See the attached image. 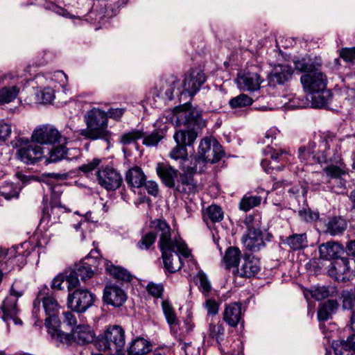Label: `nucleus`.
Returning <instances> with one entry per match:
<instances>
[{
    "mask_svg": "<svg viewBox=\"0 0 355 355\" xmlns=\"http://www.w3.org/2000/svg\"><path fill=\"white\" fill-rule=\"evenodd\" d=\"M336 141V135L327 132L322 138L318 146L312 155V159L318 164H328L322 171L327 177L338 179L347 174V168L341 154L340 144L336 143L334 155L328 158L327 151L330 148V144Z\"/></svg>",
    "mask_w": 355,
    "mask_h": 355,
    "instance_id": "f257e3e1",
    "label": "nucleus"
},
{
    "mask_svg": "<svg viewBox=\"0 0 355 355\" xmlns=\"http://www.w3.org/2000/svg\"><path fill=\"white\" fill-rule=\"evenodd\" d=\"M152 224L159 236L158 247L162 254L180 252L184 257H189L191 252L187 244L180 236L172 232L165 220L155 219Z\"/></svg>",
    "mask_w": 355,
    "mask_h": 355,
    "instance_id": "f03ea898",
    "label": "nucleus"
},
{
    "mask_svg": "<svg viewBox=\"0 0 355 355\" xmlns=\"http://www.w3.org/2000/svg\"><path fill=\"white\" fill-rule=\"evenodd\" d=\"M85 121L87 128L80 130L81 136L92 140L108 139L110 132L107 130V115L105 111L93 108L87 112Z\"/></svg>",
    "mask_w": 355,
    "mask_h": 355,
    "instance_id": "7ed1b4c3",
    "label": "nucleus"
},
{
    "mask_svg": "<svg viewBox=\"0 0 355 355\" xmlns=\"http://www.w3.org/2000/svg\"><path fill=\"white\" fill-rule=\"evenodd\" d=\"M125 331L118 325L110 326L95 342L99 351L108 355H125Z\"/></svg>",
    "mask_w": 355,
    "mask_h": 355,
    "instance_id": "20e7f679",
    "label": "nucleus"
},
{
    "mask_svg": "<svg viewBox=\"0 0 355 355\" xmlns=\"http://www.w3.org/2000/svg\"><path fill=\"white\" fill-rule=\"evenodd\" d=\"M224 155L222 146L214 138L205 137L201 140L198 147V157L195 158L194 166L187 168L188 172L196 173L197 164L200 162L214 164Z\"/></svg>",
    "mask_w": 355,
    "mask_h": 355,
    "instance_id": "39448f33",
    "label": "nucleus"
},
{
    "mask_svg": "<svg viewBox=\"0 0 355 355\" xmlns=\"http://www.w3.org/2000/svg\"><path fill=\"white\" fill-rule=\"evenodd\" d=\"M42 301L43 307L45 311L46 318L45 319V325L52 329L51 334H53L57 331L58 328L60 326V321L58 318V313L60 306L57 300L50 295L43 297L41 300L39 297L33 301V314L37 316V313L40 309V301Z\"/></svg>",
    "mask_w": 355,
    "mask_h": 355,
    "instance_id": "423d86ee",
    "label": "nucleus"
},
{
    "mask_svg": "<svg viewBox=\"0 0 355 355\" xmlns=\"http://www.w3.org/2000/svg\"><path fill=\"white\" fill-rule=\"evenodd\" d=\"M11 144L17 148V158L25 164H33L43 157L42 148L28 139L16 137Z\"/></svg>",
    "mask_w": 355,
    "mask_h": 355,
    "instance_id": "0eeeda50",
    "label": "nucleus"
},
{
    "mask_svg": "<svg viewBox=\"0 0 355 355\" xmlns=\"http://www.w3.org/2000/svg\"><path fill=\"white\" fill-rule=\"evenodd\" d=\"M197 136V132L193 130H177L173 135L177 144L169 153V157L180 162L187 160L188 153L186 146H192Z\"/></svg>",
    "mask_w": 355,
    "mask_h": 355,
    "instance_id": "6e6552de",
    "label": "nucleus"
},
{
    "mask_svg": "<svg viewBox=\"0 0 355 355\" xmlns=\"http://www.w3.org/2000/svg\"><path fill=\"white\" fill-rule=\"evenodd\" d=\"M173 122L177 126L187 125L195 128H202L206 125V121L202 118L201 111L194 108H178L172 118Z\"/></svg>",
    "mask_w": 355,
    "mask_h": 355,
    "instance_id": "1a4fd4ad",
    "label": "nucleus"
},
{
    "mask_svg": "<svg viewBox=\"0 0 355 355\" xmlns=\"http://www.w3.org/2000/svg\"><path fill=\"white\" fill-rule=\"evenodd\" d=\"M98 184L107 191L119 189L123 183L120 172L112 166H102L96 173Z\"/></svg>",
    "mask_w": 355,
    "mask_h": 355,
    "instance_id": "9d476101",
    "label": "nucleus"
},
{
    "mask_svg": "<svg viewBox=\"0 0 355 355\" xmlns=\"http://www.w3.org/2000/svg\"><path fill=\"white\" fill-rule=\"evenodd\" d=\"M95 299V295L88 289L76 288L69 293L67 304L71 311L84 313L94 304Z\"/></svg>",
    "mask_w": 355,
    "mask_h": 355,
    "instance_id": "9b49d317",
    "label": "nucleus"
},
{
    "mask_svg": "<svg viewBox=\"0 0 355 355\" xmlns=\"http://www.w3.org/2000/svg\"><path fill=\"white\" fill-rule=\"evenodd\" d=\"M182 198H191L199 191V186L191 173H181L173 187Z\"/></svg>",
    "mask_w": 355,
    "mask_h": 355,
    "instance_id": "f8f14e48",
    "label": "nucleus"
},
{
    "mask_svg": "<svg viewBox=\"0 0 355 355\" xmlns=\"http://www.w3.org/2000/svg\"><path fill=\"white\" fill-rule=\"evenodd\" d=\"M300 80L305 91L310 94L322 92L327 85L326 76L320 71V69L302 76Z\"/></svg>",
    "mask_w": 355,
    "mask_h": 355,
    "instance_id": "ddd939ff",
    "label": "nucleus"
},
{
    "mask_svg": "<svg viewBox=\"0 0 355 355\" xmlns=\"http://www.w3.org/2000/svg\"><path fill=\"white\" fill-rule=\"evenodd\" d=\"M32 139L39 144H54L60 142L62 138L56 128L49 125H44L33 131Z\"/></svg>",
    "mask_w": 355,
    "mask_h": 355,
    "instance_id": "4468645a",
    "label": "nucleus"
},
{
    "mask_svg": "<svg viewBox=\"0 0 355 355\" xmlns=\"http://www.w3.org/2000/svg\"><path fill=\"white\" fill-rule=\"evenodd\" d=\"M327 273L336 281L346 282L349 279V259L347 257H341L334 260L329 266Z\"/></svg>",
    "mask_w": 355,
    "mask_h": 355,
    "instance_id": "2eb2a0df",
    "label": "nucleus"
},
{
    "mask_svg": "<svg viewBox=\"0 0 355 355\" xmlns=\"http://www.w3.org/2000/svg\"><path fill=\"white\" fill-rule=\"evenodd\" d=\"M243 313L241 302H234L225 304L222 314L223 320L228 326L235 328L239 324L243 323Z\"/></svg>",
    "mask_w": 355,
    "mask_h": 355,
    "instance_id": "dca6fc26",
    "label": "nucleus"
},
{
    "mask_svg": "<svg viewBox=\"0 0 355 355\" xmlns=\"http://www.w3.org/2000/svg\"><path fill=\"white\" fill-rule=\"evenodd\" d=\"M206 79V76L201 69H191L185 75L183 80L184 89L190 96H194L205 83Z\"/></svg>",
    "mask_w": 355,
    "mask_h": 355,
    "instance_id": "f3484780",
    "label": "nucleus"
},
{
    "mask_svg": "<svg viewBox=\"0 0 355 355\" xmlns=\"http://www.w3.org/2000/svg\"><path fill=\"white\" fill-rule=\"evenodd\" d=\"M126 299V293L119 286L114 284L105 286L103 296V300L105 304L114 307H120L124 304Z\"/></svg>",
    "mask_w": 355,
    "mask_h": 355,
    "instance_id": "a211bd4d",
    "label": "nucleus"
},
{
    "mask_svg": "<svg viewBox=\"0 0 355 355\" xmlns=\"http://www.w3.org/2000/svg\"><path fill=\"white\" fill-rule=\"evenodd\" d=\"M261 270L259 259L249 254H245L243 262L240 268H236L239 276L245 278H251L259 273Z\"/></svg>",
    "mask_w": 355,
    "mask_h": 355,
    "instance_id": "6ab92c4d",
    "label": "nucleus"
},
{
    "mask_svg": "<svg viewBox=\"0 0 355 355\" xmlns=\"http://www.w3.org/2000/svg\"><path fill=\"white\" fill-rule=\"evenodd\" d=\"M320 257L325 260L337 259L345 252L343 245L336 241H328L319 246Z\"/></svg>",
    "mask_w": 355,
    "mask_h": 355,
    "instance_id": "aec40b11",
    "label": "nucleus"
},
{
    "mask_svg": "<svg viewBox=\"0 0 355 355\" xmlns=\"http://www.w3.org/2000/svg\"><path fill=\"white\" fill-rule=\"evenodd\" d=\"M156 171L163 184L171 189H173V187H175L176 180L180 173L171 166L162 162L157 164Z\"/></svg>",
    "mask_w": 355,
    "mask_h": 355,
    "instance_id": "412c9836",
    "label": "nucleus"
},
{
    "mask_svg": "<svg viewBox=\"0 0 355 355\" xmlns=\"http://www.w3.org/2000/svg\"><path fill=\"white\" fill-rule=\"evenodd\" d=\"M17 300L15 296H8L3 300L1 309L3 312L2 318L4 321L12 320L15 324H21V320L17 318Z\"/></svg>",
    "mask_w": 355,
    "mask_h": 355,
    "instance_id": "4be33fe9",
    "label": "nucleus"
},
{
    "mask_svg": "<svg viewBox=\"0 0 355 355\" xmlns=\"http://www.w3.org/2000/svg\"><path fill=\"white\" fill-rule=\"evenodd\" d=\"M241 241L245 248L252 252H259L265 246L262 231H251L245 234Z\"/></svg>",
    "mask_w": 355,
    "mask_h": 355,
    "instance_id": "5701e85b",
    "label": "nucleus"
},
{
    "mask_svg": "<svg viewBox=\"0 0 355 355\" xmlns=\"http://www.w3.org/2000/svg\"><path fill=\"white\" fill-rule=\"evenodd\" d=\"M125 180L130 189H139L144 186L146 175L140 166H135L126 171Z\"/></svg>",
    "mask_w": 355,
    "mask_h": 355,
    "instance_id": "b1692460",
    "label": "nucleus"
},
{
    "mask_svg": "<svg viewBox=\"0 0 355 355\" xmlns=\"http://www.w3.org/2000/svg\"><path fill=\"white\" fill-rule=\"evenodd\" d=\"M3 254L5 256L8 255V260L4 263L6 266V267H4L5 270L8 271L15 269V266L18 267L19 269H21L26 263V259L24 256L21 254H17L15 248L10 249L8 250H6V249H1L0 257Z\"/></svg>",
    "mask_w": 355,
    "mask_h": 355,
    "instance_id": "393cba45",
    "label": "nucleus"
},
{
    "mask_svg": "<svg viewBox=\"0 0 355 355\" xmlns=\"http://www.w3.org/2000/svg\"><path fill=\"white\" fill-rule=\"evenodd\" d=\"M72 339L78 345H87L94 339V333L88 325H78L72 333Z\"/></svg>",
    "mask_w": 355,
    "mask_h": 355,
    "instance_id": "a878e982",
    "label": "nucleus"
},
{
    "mask_svg": "<svg viewBox=\"0 0 355 355\" xmlns=\"http://www.w3.org/2000/svg\"><path fill=\"white\" fill-rule=\"evenodd\" d=\"M347 227V223L345 218L341 216H334L329 219L325 224V232L331 236H335L341 235L345 231Z\"/></svg>",
    "mask_w": 355,
    "mask_h": 355,
    "instance_id": "bb28decb",
    "label": "nucleus"
},
{
    "mask_svg": "<svg viewBox=\"0 0 355 355\" xmlns=\"http://www.w3.org/2000/svg\"><path fill=\"white\" fill-rule=\"evenodd\" d=\"M180 252L162 254L164 269L170 273H174L181 269L183 266Z\"/></svg>",
    "mask_w": 355,
    "mask_h": 355,
    "instance_id": "cd10ccee",
    "label": "nucleus"
},
{
    "mask_svg": "<svg viewBox=\"0 0 355 355\" xmlns=\"http://www.w3.org/2000/svg\"><path fill=\"white\" fill-rule=\"evenodd\" d=\"M262 82L260 76L257 73H247L240 77L239 83L243 90L254 91L259 88Z\"/></svg>",
    "mask_w": 355,
    "mask_h": 355,
    "instance_id": "c85d7f7f",
    "label": "nucleus"
},
{
    "mask_svg": "<svg viewBox=\"0 0 355 355\" xmlns=\"http://www.w3.org/2000/svg\"><path fill=\"white\" fill-rule=\"evenodd\" d=\"M105 270L110 275L119 281L130 282L132 279V274L127 269L115 266L110 262L107 263Z\"/></svg>",
    "mask_w": 355,
    "mask_h": 355,
    "instance_id": "c756f323",
    "label": "nucleus"
},
{
    "mask_svg": "<svg viewBox=\"0 0 355 355\" xmlns=\"http://www.w3.org/2000/svg\"><path fill=\"white\" fill-rule=\"evenodd\" d=\"M338 308V303L334 300H328L321 303L318 308V318L320 321L329 320Z\"/></svg>",
    "mask_w": 355,
    "mask_h": 355,
    "instance_id": "7c9ffc66",
    "label": "nucleus"
},
{
    "mask_svg": "<svg viewBox=\"0 0 355 355\" xmlns=\"http://www.w3.org/2000/svg\"><path fill=\"white\" fill-rule=\"evenodd\" d=\"M61 208H62L61 202L52 198L51 200V207H45L42 209L41 221L49 223L53 220V223H55L60 218L58 211Z\"/></svg>",
    "mask_w": 355,
    "mask_h": 355,
    "instance_id": "2f4dec72",
    "label": "nucleus"
},
{
    "mask_svg": "<svg viewBox=\"0 0 355 355\" xmlns=\"http://www.w3.org/2000/svg\"><path fill=\"white\" fill-rule=\"evenodd\" d=\"M150 351L149 343L146 339L141 337L133 340L128 349L130 355H144Z\"/></svg>",
    "mask_w": 355,
    "mask_h": 355,
    "instance_id": "473e14b6",
    "label": "nucleus"
},
{
    "mask_svg": "<svg viewBox=\"0 0 355 355\" xmlns=\"http://www.w3.org/2000/svg\"><path fill=\"white\" fill-rule=\"evenodd\" d=\"M241 252L239 248L231 246L229 247L225 253L223 261L226 268L230 269L232 267L238 268L239 263L241 259Z\"/></svg>",
    "mask_w": 355,
    "mask_h": 355,
    "instance_id": "72a5a7b5",
    "label": "nucleus"
},
{
    "mask_svg": "<svg viewBox=\"0 0 355 355\" xmlns=\"http://www.w3.org/2000/svg\"><path fill=\"white\" fill-rule=\"evenodd\" d=\"M284 243L286 244L293 250L303 249L307 246L306 234H294L285 239Z\"/></svg>",
    "mask_w": 355,
    "mask_h": 355,
    "instance_id": "f704fd0d",
    "label": "nucleus"
},
{
    "mask_svg": "<svg viewBox=\"0 0 355 355\" xmlns=\"http://www.w3.org/2000/svg\"><path fill=\"white\" fill-rule=\"evenodd\" d=\"M194 280L200 291L205 297H208L211 291L212 286L207 275L202 270H199L195 275Z\"/></svg>",
    "mask_w": 355,
    "mask_h": 355,
    "instance_id": "c9c22d12",
    "label": "nucleus"
},
{
    "mask_svg": "<svg viewBox=\"0 0 355 355\" xmlns=\"http://www.w3.org/2000/svg\"><path fill=\"white\" fill-rule=\"evenodd\" d=\"M294 64L296 69L307 73L318 71L321 67L320 63L312 62L310 59L305 58L296 60Z\"/></svg>",
    "mask_w": 355,
    "mask_h": 355,
    "instance_id": "e433bc0d",
    "label": "nucleus"
},
{
    "mask_svg": "<svg viewBox=\"0 0 355 355\" xmlns=\"http://www.w3.org/2000/svg\"><path fill=\"white\" fill-rule=\"evenodd\" d=\"M210 220L212 223H218L223 219V211L217 205H211L207 207L204 214V220Z\"/></svg>",
    "mask_w": 355,
    "mask_h": 355,
    "instance_id": "4c0bfd02",
    "label": "nucleus"
},
{
    "mask_svg": "<svg viewBox=\"0 0 355 355\" xmlns=\"http://www.w3.org/2000/svg\"><path fill=\"white\" fill-rule=\"evenodd\" d=\"M209 338L216 340L218 344H220L224 339L225 327L223 324L218 321L217 323H210L207 331Z\"/></svg>",
    "mask_w": 355,
    "mask_h": 355,
    "instance_id": "58836bf2",
    "label": "nucleus"
},
{
    "mask_svg": "<svg viewBox=\"0 0 355 355\" xmlns=\"http://www.w3.org/2000/svg\"><path fill=\"white\" fill-rule=\"evenodd\" d=\"M165 137V132L162 129H157L150 134L145 135L144 132L143 144L148 146H156Z\"/></svg>",
    "mask_w": 355,
    "mask_h": 355,
    "instance_id": "ea45409f",
    "label": "nucleus"
},
{
    "mask_svg": "<svg viewBox=\"0 0 355 355\" xmlns=\"http://www.w3.org/2000/svg\"><path fill=\"white\" fill-rule=\"evenodd\" d=\"M262 198L259 196L245 195L240 201L239 209L248 211L261 204Z\"/></svg>",
    "mask_w": 355,
    "mask_h": 355,
    "instance_id": "a19ab883",
    "label": "nucleus"
},
{
    "mask_svg": "<svg viewBox=\"0 0 355 355\" xmlns=\"http://www.w3.org/2000/svg\"><path fill=\"white\" fill-rule=\"evenodd\" d=\"M19 92L17 86L3 87L0 89V104L10 103L14 101Z\"/></svg>",
    "mask_w": 355,
    "mask_h": 355,
    "instance_id": "79ce46f5",
    "label": "nucleus"
},
{
    "mask_svg": "<svg viewBox=\"0 0 355 355\" xmlns=\"http://www.w3.org/2000/svg\"><path fill=\"white\" fill-rule=\"evenodd\" d=\"M144 137V132L139 130H132L130 132L122 134L120 137L119 141L123 146H128Z\"/></svg>",
    "mask_w": 355,
    "mask_h": 355,
    "instance_id": "37998d69",
    "label": "nucleus"
},
{
    "mask_svg": "<svg viewBox=\"0 0 355 355\" xmlns=\"http://www.w3.org/2000/svg\"><path fill=\"white\" fill-rule=\"evenodd\" d=\"M292 76V71L288 66H280L279 69H275L272 74V79L278 84H283Z\"/></svg>",
    "mask_w": 355,
    "mask_h": 355,
    "instance_id": "c03bdc74",
    "label": "nucleus"
},
{
    "mask_svg": "<svg viewBox=\"0 0 355 355\" xmlns=\"http://www.w3.org/2000/svg\"><path fill=\"white\" fill-rule=\"evenodd\" d=\"M74 269L77 272L79 278L83 282H86L87 279L92 278L94 275V271L90 265L85 262H80L74 266Z\"/></svg>",
    "mask_w": 355,
    "mask_h": 355,
    "instance_id": "a18cd8bd",
    "label": "nucleus"
},
{
    "mask_svg": "<svg viewBox=\"0 0 355 355\" xmlns=\"http://www.w3.org/2000/svg\"><path fill=\"white\" fill-rule=\"evenodd\" d=\"M162 308L166 317L167 322L170 325H175L178 323L175 310L168 300H164L162 302Z\"/></svg>",
    "mask_w": 355,
    "mask_h": 355,
    "instance_id": "49530a36",
    "label": "nucleus"
},
{
    "mask_svg": "<svg viewBox=\"0 0 355 355\" xmlns=\"http://www.w3.org/2000/svg\"><path fill=\"white\" fill-rule=\"evenodd\" d=\"M46 159L48 162H57L64 158H67V149L64 146L59 145L52 148L48 153Z\"/></svg>",
    "mask_w": 355,
    "mask_h": 355,
    "instance_id": "de8ad7c7",
    "label": "nucleus"
},
{
    "mask_svg": "<svg viewBox=\"0 0 355 355\" xmlns=\"http://www.w3.org/2000/svg\"><path fill=\"white\" fill-rule=\"evenodd\" d=\"M19 191V188L11 182H4L0 186V196L6 200L17 197Z\"/></svg>",
    "mask_w": 355,
    "mask_h": 355,
    "instance_id": "09e8293b",
    "label": "nucleus"
},
{
    "mask_svg": "<svg viewBox=\"0 0 355 355\" xmlns=\"http://www.w3.org/2000/svg\"><path fill=\"white\" fill-rule=\"evenodd\" d=\"M270 158L275 162L291 163L293 159L286 149H274L270 152Z\"/></svg>",
    "mask_w": 355,
    "mask_h": 355,
    "instance_id": "8fccbe9b",
    "label": "nucleus"
},
{
    "mask_svg": "<svg viewBox=\"0 0 355 355\" xmlns=\"http://www.w3.org/2000/svg\"><path fill=\"white\" fill-rule=\"evenodd\" d=\"M157 239L156 233L148 232L144 234L138 241L137 246L141 250H148L154 245Z\"/></svg>",
    "mask_w": 355,
    "mask_h": 355,
    "instance_id": "3c124183",
    "label": "nucleus"
},
{
    "mask_svg": "<svg viewBox=\"0 0 355 355\" xmlns=\"http://www.w3.org/2000/svg\"><path fill=\"white\" fill-rule=\"evenodd\" d=\"M253 100L247 94H241L230 100L229 105L232 108H241L252 105Z\"/></svg>",
    "mask_w": 355,
    "mask_h": 355,
    "instance_id": "603ef678",
    "label": "nucleus"
},
{
    "mask_svg": "<svg viewBox=\"0 0 355 355\" xmlns=\"http://www.w3.org/2000/svg\"><path fill=\"white\" fill-rule=\"evenodd\" d=\"M342 306L344 309L352 310L355 306V293L345 290L341 293Z\"/></svg>",
    "mask_w": 355,
    "mask_h": 355,
    "instance_id": "864d4df0",
    "label": "nucleus"
},
{
    "mask_svg": "<svg viewBox=\"0 0 355 355\" xmlns=\"http://www.w3.org/2000/svg\"><path fill=\"white\" fill-rule=\"evenodd\" d=\"M178 82V78L173 75L170 76L166 80L162 82V87H164V84H166L168 87L165 91V96L168 99L172 100L173 98L174 89Z\"/></svg>",
    "mask_w": 355,
    "mask_h": 355,
    "instance_id": "5fc2aeb1",
    "label": "nucleus"
},
{
    "mask_svg": "<svg viewBox=\"0 0 355 355\" xmlns=\"http://www.w3.org/2000/svg\"><path fill=\"white\" fill-rule=\"evenodd\" d=\"M243 223L247 227V232H250L251 231H261L260 229V221L257 218V216L254 215L249 214L247 215L243 220Z\"/></svg>",
    "mask_w": 355,
    "mask_h": 355,
    "instance_id": "6e6d98bb",
    "label": "nucleus"
},
{
    "mask_svg": "<svg viewBox=\"0 0 355 355\" xmlns=\"http://www.w3.org/2000/svg\"><path fill=\"white\" fill-rule=\"evenodd\" d=\"M298 214L302 220L307 223L315 221L319 218L318 213L312 211L309 208H304L300 210Z\"/></svg>",
    "mask_w": 355,
    "mask_h": 355,
    "instance_id": "4d7b16f0",
    "label": "nucleus"
},
{
    "mask_svg": "<svg viewBox=\"0 0 355 355\" xmlns=\"http://www.w3.org/2000/svg\"><path fill=\"white\" fill-rule=\"evenodd\" d=\"M64 278L68 284L67 289L69 293H71V291L76 288L79 285V277L74 268H73L68 275L64 276Z\"/></svg>",
    "mask_w": 355,
    "mask_h": 355,
    "instance_id": "13d9d810",
    "label": "nucleus"
},
{
    "mask_svg": "<svg viewBox=\"0 0 355 355\" xmlns=\"http://www.w3.org/2000/svg\"><path fill=\"white\" fill-rule=\"evenodd\" d=\"M311 295L315 300L319 301L328 297L330 295L329 288L326 286H319L310 291Z\"/></svg>",
    "mask_w": 355,
    "mask_h": 355,
    "instance_id": "bf43d9fd",
    "label": "nucleus"
},
{
    "mask_svg": "<svg viewBox=\"0 0 355 355\" xmlns=\"http://www.w3.org/2000/svg\"><path fill=\"white\" fill-rule=\"evenodd\" d=\"M148 293L156 298L162 297L164 293V286L162 284H155L150 282L146 286Z\"/></svg>",
    "mask_w": 355,
    "mask_h": 355,
    "instance_id": "052dcab7",
    "label": "nucleus"
},
{
    "mask_svg": "<svg viewBox=\"0 0 355 355\" xmlns=\"http://www.w3.org/2000/svg\"><path fill=\"white\" fill-rule=\"evenodd\" d=\"M101 163V159L98 158H94L92 161L89 162L87 164H84L78 167V170L83 172L84 174H89L92 173L94 170L97 168V167Z\"/></svg>",
    "mask_w": 355,
    "mask_h": 355,
    "instance_id": "680f3d73",
    "label": "nucleus"
},
{
    "mask_svg": "<svg viewBox=\"0 0 355 355\" xmlns=\"http://www.w3.org/2000/svg\"><path fill=\"white\" fill-rule=\"evenodd\" d=\"M339 55L346 62L355 64V47L343 48Z\"/></svg>",
    "mask_w": 355,
    "mask_h": 355,
    "instance_id": "e2e57ef3",
    "label": "nucleus"
},
{
    "mask_svg": "<svg viewBox=\"0 0 355 355\" xmlns=\"http://www.w3.org/2000/svg\"><path fill=\"white\" fill-rule=\"evenodd\" d=\"M203 305L208 315H216L218 314L219 304L214 299L207 297Z\"/></svg>",
    "mask_w": 355,
    "mask_h": 355,
    "instance_id": "0e129e2a",
    "label": "nucleus"
},
{
    "mask_svg": "<svg viewBox=\"0 0 355 355\" xmlns=\"http://www.w3.org/2000/svg\"><path fill=\"white\" fill-rule=\"evenodd\" d=\"M146 189L148 193L150 196L156 197L159 194V187L157 182L154 181H146L145 182L144 186Z\"/></svg>",
    "mask_w": 355,
    "mask_h": 355,
    "instance_id": "69168bd1",
    "label": "nucleus"
},
{
    "mask_svg": "<svg viewBox=\"0 0 355 355\" xmlns=\"http://www.w3.org/2000/svg\"><path fill=\"white\" fill-rule=\"evenodd\" d=\"M11 132L10 124L0 121V141H6L10 137Z\"/></svg>",
    "mask_w": 355,
    "mask_h": 355,
    "instance_id": "338daca9",
    "label": "nucleus"
},
{
    "mask_svg": "<svg viewBox=\"0 0 355 355\" xmlns=\"http://www.w3.org/2000/svg\"><path fill=\"white\" fill-rule=\"evenodd\" d=\"M125 112V108H110L106 113L107 118L110 117L116 121H120Z\"/></svg>",
    "mask_w": 355,
    "mask_h": 355,
    "instance_id": "774afa93",
    "label": "nucleus"
}]
</instances>
